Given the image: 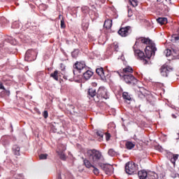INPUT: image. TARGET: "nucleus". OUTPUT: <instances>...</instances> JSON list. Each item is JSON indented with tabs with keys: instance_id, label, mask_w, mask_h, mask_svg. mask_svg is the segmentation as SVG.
I'll return each mask as SVG.
<instances>
[{
	"instance_id": "obj_1",
	"label": "nucleus",
	"mask_w": 179,
	"mask_h": 179,
	"mask_svg": "<svg viewBox=\"0 0 179 179\" xmlns=\"http://www.w3.org/2000/svg\"><path fill=\"white\" fill-rule=\"evenodd\" d=\"M134 55L143 61L144 65L150 64V58L155 56L157 48L156 44L149 38H140L136 39L135 45L133 46Z\"/></svg>"
},
{
	"instance_id": "obj_2",
	"label": "nucleus",
	"mask_w": 179,
	"mask_h": 179,
	"mask_svg": "<svg viewBox=\"0 0 179 179\" xmlns=\"http://www.w3.org/2000/svg\"><path fill=\"white\" fill-rule=\"evenodd\" d=\"M87 156L89 157L90 160L92 162V163H99V162H100L103 157L101 152L95 149L89 150L87 152Z\"/></svg>"
},
{
	"instance_id": "obj_3",
	"label": "nucleus",
	"mask_w": 179,
	"mask_h": 179,
	"mask_svg": "<svg viewBox=\"0 0 179 179\" xmlns=\"http://www.w3.org/2000/svg\"><path fill=\"white\" fill-rule=\"evenodd\" d=\"M110 98V95L108 94V92L107 89L104 87H100L96 92V98L94 99L95 101H99V100H107V99Z\"/></svg>"
},
{
	"instance_id": "obj_4",
	"label": "nucleus",
	"mask_w": 179,
	"mask_h": 179,
	"mask_svg": "<svg viewBox=\"0 0 179 179\" xmlns=\"http://www.w3.org/2000/svg\"><path fill=\"white\" fill-rule=\"evenodd\" d=\"M120 76L123 78L124 82L128 85H136L138 83V79H136L131 73L129 74H120Z\"/></svg>"
},
{
	"instance_id": "obj_5",
	"label": "nucleus",
	"mask_w": 179,
	"mask_h": 179,
	"mask_svg": "<svg viewBox=\"0 0 179 179\" xmlns=\"http://www.w3.org/2000/svg\"><path fill=\"white\" fill-rule=\"evenodd\" d=\"M73 68L75 69L73 71L74 75L76 73V71L79 72V73H82V72L87 69L86 64L83 62H76L73 66Z\"/></svg>"
},
{
	"instance_id": "obj_6",
	"label": "nucleus",
	"mask_w": 179,
	"mask_h": 179,
	"mask_svg": "<svg viewBox=\"0 0 179 179\" xmlns=\"http://www.w3.org/2000/svg\"><path fill=\"white\" fill-rule=\"evenodd\" d=\"M138 167L135 162H128L125 166V171L127 174H135Z\"/></svg>"
},
{
	"instance_id": "obj_7",
	"label": "nucleus",
	"mask_w": 179,
	"mask_h": 179,
	"mask_svg": "<svg viewBox=\"0 0 179 179\" xmlns=\"http://www.w3.org/2000/svg\"><path fill=\"white\" fill-rule=\"evenodd\" d=\"M25 61L31 62L36 59V51L33 50H29L25 53Z\"/></svg>"
},
{
	"instance_id": "obj_8",
	"label": "nucleus",
	"mask_w": 179,
	"mask_h": 179,
	"mask_svg": "<svg viewBox=\"0 0 179 179\" xmlns=\"http://www.w3.org/2000/svg\"><path fill=\"white\" fill-rule=\"evenodd\" d=\"M117 33L119 36H121V37H127V36H129L131 34V27L120 28Z\"/></svg>"
},
{
	"instance_id": "obj_9",
	"label": "nucleus",
	"mask_w": 179,
	"mask_h": 179,
	"mask_svg": "<svg viewBox=\"0 0 179 179\" xmlns=\"http://www.w3.org/2000/svg\"><path fill=\"white\" fill-rule=\"evenodd\" d=\"M101 167L107 176H111L114 173V167L112 165L103 164Z\"/></svg>"
},
{
	"instance_id": "obj_10",
	"label": "nucleus",
	"mask_w": 179,
	"mask_h": 179,
	"mask_svg": "<svg viewBox=\"0 0 179 179\" xmlns=\"http://www.w3.org/2000/svg\"><path fill=\"white\" fill-rule=\"evenodd\" d=\"M65 150H66V145H62L58 147V150L57 151V152L62 160H66V156L64 153Z\"/></svg>"
},
{
	"instance_id": "obj_11",
	"label": "nucleus",
	"mask_w": 179,
	"mask_h": 179,
	"mask_svg": "<svg viewBox=\"0 0 179 179\" xmlns=\"http://www.w3.org/2000/svg\"><path fill=\"white\" fill-rule=\"evenodd\" d=\"M96 72L97 75L100 76L101 80H103V82H106V80H107V76H106V74L104 73V69H103V67L96 69Z\"/></svg>"
},
{
	"instance_id": "obj_12",
	"label": "nucleus",
	"mask_w": 179,
	"mask_h": 179,
	"mask_svg": "<svg viewBox=\"0 0 179 179\" xmlns=\"http://www.w3.org/2000/svg\"><path fill=\"white\" fill-rule=\"evenodd\" d=\"M170 67H168L167 65H163L161 69H160V72H161V75L162 76H165L166 78H167V76H169V73L170 72Z\"/></svg>"
},
{
	"instance_id": "obj_13",
	"label": "nucleus",
	"mask_w": 179,
	"mask_h": 179,
	"mask_svg": "<svg viewBox=\"0 0 179 179\" xmlns=\"http://www.w3.org/2000/svg\"><path fill=\"white\" fill-rule=\"evenodd\" d=\"M164 54H166V57H170V55H171L172 54V55L176 59H179V51H177L176 52V51L173 50V52H172L171 50L166 49L164 51Z\"/></svg>"
},
{
	"instance_id": "obj_14",
	"label": "nucleus",
	"mask_w": 179,
	"mask_h": 179,
	"mask_svg": "<svg viewBox=\"0 0 179 179\" xmlns=\"http://www.w3.org/2000/svg\"><path fill=\"white\" fill-rule=\"evenodd\" d=\"M83 73V77L86 80H89V79H90L92 76H93V72L87 69L85 71L84 70Z\"/></svg>"
},
{
	"instance_id": "obj_15",
	"label": "nucleus",
	"mask_w": 179,
	"mask_h": 179,
	"mask_svg": "<svg viewBox=\"0 0 179 179\" xmlns=\"http://www.w3.org/2000/svg\"><path fill=\"white\" fill-rule=\"evenodd\" d=\"M138 176L140 179H146L148 178V172L145 170L139 171Z\"/></svg>"
},
{
	"instance_id": "obj_16",
	"label": "nucleus",
	"mask_w": 179,
	"mask_h": 179,
	"mask_svg": "<svg viewBox=\"0 0 179 179\" xmlns=\"http://www.w3.org/2000/svg\"><path fill=\"white\" fill-rule=\"evenodd\" d=\"M133 72H134V69H132V67L127 66L123 69V73H122L121 75H129V73H132Z\"/></svg>"
},
{
	"instance_id": "obj_17",
	"label": "nucleus",
	"mask_w": 179,
	"mask_h": 179,
	"mask_svg": "<svg viewBox=\"0 0 179 179\" xmlns=\"http://www.w3.org/2000/svg\"><path fill=\"white\" fill-rule=\"evenodd\" d=\"M13 152L15 156H20V147L17 145H14L13 146Z\"/></svg>"
},
{
	"instance_id": "obj_18",
	"label": "nucleus",
	"mask_w": 179,
	"mask_h": 179,
	"mask_svg": "<svg viewBox=\"0 0 179 179\" xmlns=\"http://www.w3.org/2000/svg\"><path fill=\"white\" fill-rule=\"evenodd\" d=\"M88 96L90 97H92V98L95 97V96H97V92H96V89H94V88H90L88 90Z\"/></svg>"
},
{
	"instance_id": "obj_19",
	"label": "nucleus",
	"mask_w": 179,
	"mask_h": 179,
	"mask_svg": "<svg viewBox=\"0 0 179 179\" xmlns=\"http://www.w3.org/2000/svg\"><path fill=\"white\" fill-rule=\"evenodd\" d=\"M113 26V20H106L104 22L103 27L105 29H111V27Z\"/></svg>"
},
{
	"instance_id": "obj_20",
	"label": "nucleus",
	"mask_w": 179,
	"mask_h": 179,
	"mask_svg": "<svg viewBox=\"0 0 179 179\" xmlns=\"http://www.w3.org/2000/svg\"><path fill=\"white\" fill-rule=\"evenodd\" d=\"M6 41L10 43V44H12L13 45H16V39L13 38L12 36H8L6 38Z\"/></svg>"
},
{
	"instance_id": "obj_21",
	"label": "nucleus",
	"mask_w": 179,
	"mask_h": 179,
	"mask_svg": "<svg viewBox=\"0 0 179 179\" xmlns=\"http://www.w3.org/2000/svg\"><path fill=\"white\" fill-rule=\"evenodd\" d=\"M125 146L128 150H131V149H134V148H135V143L131 141H127Z\"/></svg>"
},
{
	"instance_id": "obj_22",
	"label": "nucleus",
	"mask_w": 179,
	"mask_h": 179,
	"mask_svg": "<svg viewBox=\"0 0 179 179\" xmlns=\"http://www.w3.org/2000/svg\"><path fill=\"white\" fill-rule=\"evenodd\" d=\"M157 21L159 24H167V19L166 17H159Z\"/></svg>"
},
{
	"instance_id": "obj_23",
	"label": "nucleus",
	"mask_w": 179,
	"mask_h": 179,
	"mask_svg": "<svg viewBox=\"0 0 179 179\" xmlns=\"http://www.w3.org/2000/svg\"><path fill=\"white\" fill-rule=\"evenodd\" d=\"M143 92H145L143 88H140V90L137 91V94L140 99H143V97H145V94H143Z\"/></svg>"
},
{
	"instance_id": "obj_24",
	"label": "nucleus",
	"mask_w": 179,
	"mask_h": 179,
	"mask_svg": "<svg viewBox=\"0 0 179 179\" xmlns=\"http://www.w3.org/2000/svg\"><path fill=\"white\" fill-rule=\"evenodd\" d=\"M58 75L59 72L56 70L54 71V73H52L50 74V78H52L53 79H55V80H58Z\"/></svg>"
},
{
	"instance_id": "obj_25",
	"label": "nucleus",
	"mask_w": 179,
	"mask_h": 179,
	"mask_svg": "<svg viewBox=\"0 0 179 179\" xmlns=\"http://www.w3.org/2000/svg\"><path fill=\"white\" fill-rule=\"evenodd\" d=\"M178 154L173 155V157L171 158V162L173 163V164H176V162L178 159Z\"/></svg>"
},
{
	"instance_id": "obj_26",
	"label": "nucleus",
	"mask_w": 179,
	"mask_h": 179,
	"mask_svg": "<svg viewBox=\"0 0 179 179\" xmlns=\"http://www.w3.org/2000/svg\"><path fill=\"white\" fill-rule=\"evenodd\" d=\"M122 97L123 99H124V100H128L129 101V100H131V96H129V94H128V92H123Z\"/></svg>"
},
{
	"instance_id": "obj_27",
	"label": "nucleus",
	"mask_w": 179,
	"mask_h": 179,
	"mask_svg": "<svg viewBox=\"0 0 179 179\" xmlns=\"http://www.w3.org/2000/svg\"><path fill=\"white\" fill-rule=\"evenodd\" d=\"M108 155L113 157V156H115V155H117V152H115L114 149H109L108 152Z\"/></svg>"
},
{
	"instance_id": "obj_28",
	"label": "nucleus",
	"mask_w": 179,
	"mask_h": 179,
	"mask_svg": "<svg viewBox=\"0 0 179 179\" xmlns=\"http://www.w3.org/2000/svg\"><path fill=\"white\" fill-rule=\"evenodd\" d=\"M84 164L87 169H90V167H93L90 162L87 159L84 160Z\"/></svg>"
},
{
	"instance_id": "obj_29",
	"label": "nucleus",
	"mask_w": 179,
	"mask_h": 179,
	"mask_svg": "<svg viewBox=\"0 0 179 179\" xmlns=\"http://www.w3.org/2000/svg\"><path fill=\"white\" fill-rule=\"evenodd\" d=\"M78 55H79L78 50H75L71 52V56L73 57V58H76Z\"/></svg>"
},
{
	"instance_id": "obj_30",
	"label": "nucleus",
	"mask_w": 179,
	"mask_h": 179,
	"mask_svg": "<svg viewBox=\"0 0 179 179\" xmlns=\"http://www.w3.org/2000/svg\"><path fill=\"white\" fill-rule=\"evenodd\" d=\"M11 27H12L13 29H19V27H20L19 22H17V21L14 22L12 24Z\"/></svg>"
},
{
	"instance_id": "obj_31",
	"label": "nucleus",
	"mask_w": 179,
	"mask_h": 179,
	"mask_svg": "<svg viewBox=\"0 0 179 179\" xmlns=\"http://www.w3.org/2000/svg\"><path fill=\"white\" fill-rule=\"evenodd\" d=\"M130 4L133 6L134 8L138 6V1L136 0H129Z\"/></svg>"
},
{
	"instance_id": "obj_32",
	"label": "nucleus",
	"mask_w": 179,
	"mask_h": 179,
	"mask_svg": "<svg viewBox=\"0 0 179 179\" xmlns=\"http://www.w3.org/2000/svg\"><path fill=\"white\" fill-rule=\"evenodd\" d=\"M96 135L97 136H100V141H103V136H104V133H103V131H96Z\"/></svg>"
},
{
	"instance_id": "obj_33",
	"label": "nucleus",
	"mask_w": 179,
	"mask_h": 179,
	"mask_svg": "<svg viewBox=\"0 0 179 179\" xmlns=\"http://www.w3.org/2000/svg\"><path fill=\"white\" fill-rule=\"evenodd\" d=\"M48 157V155L47 154H41L39 155L40 160H45Z\"/></svg>"
},
{
	"instance_id": "obj_34",
	"label": "nucleus",
	"mask_w": 179,
	"mask_h": 179,
	"mask_svg": "<svg viewBox=\"0 0 179 179\" xmlns=\"http://www.w3.org/2000/svg\"><path fill=\"white\" fill-rule=\"evenodd\" d=\"M61 29H65L66 27V25H65V21L64 20V18L61 20Z\"/></svg>"
},
{
	"instance_id": "obj_35",
	"label": "nucleus",
	"mask_w": 179,
	"mask_h": 179,
	"mask_svg": "<svg viewBox=\"0 0 179 179\" xmlns=\"http://www.w3.org/2000/svg\"><path fill=\"white\" fill-rule=\"evenodd\" d=\"M92 167L94 169V170H93L94 174H95V176H97L99 174V173H100L99 169L94 166H92Z\"/></svg>"
},
{
	"instance_id": "obj_36",
	"label": "nucleus",
	"mask_w": 179,
	"mask_h": 179,
	"mask_svg": "<svg viewBox=\"0 0 179 179\" xmlns=\"http://www.w3.org/2000/svg\"><path fill=\"white\" fill-rule=\"evenodd\" d=\"M43 115L44 118H48V111L44 110Z\"/></svg>"
},
{
	"instance_id": "obj_37",
	"label": "nucleus",
	"mask_w": 179,
	"mask_h": 179,
	"mask_svg": "<svg viewBox=\"0 0 179 179\" xmlns=\"http://www.w3.org/2000/svg\"><path fill=\"white\" fill-rule=\"evenodd\" d=\"M132 15V10H128V17H131Z\"/></svg>"
},
{
	"instance_id": "obj_38",
	"label": "nucleus",
	"mask_w": 179,
	"mask_h": 179,
	"mask_svg": "<svg viewBox=\"0 0 179 179\" xmlns=\"http://www.w3.org/2000/svg\"><path fill=\"white\" fill-rule=\"evenodd\" d=\"M111 137V136L109 134H106V141H110V138Z\"/></svg>"
},
{
	"instance_id": "obj_39",
	"label": "nucleus",
	"mask_w": 179,
	"mask_h": 179,
	"mask_svg": "<svg viewBox=\"0 0 179 179\" xmlns=\"http://www.w3.org/2000/svg\"><path fill=\"white\" fill-rule=\"evenodd\" d=\"M0 89H2L3 90H5V87H3V85H2L1 83H0Z\"/></svg>"
},
{
	"instance_id": "obj_40",
	"label": "nucleus",
	"mask_w": 179,
	"mask_h": 179,
	"mask_svg": "<svg viewBox=\"0 0 179 179\" xmlns=\"http://www.w3.org/2000/svg\"><path fill=\"white\" fill-rule=\"evenodd\" d=\"M4 93L6 94L7 96H9V94H10V92L8 90H4Z\"/></svg>"
},
{
	"instance_id": "obj_41",
	"label": "nucleus",
	"mask_w": 179,
	"mask_h": 179,
	"mask_svg": "<svg viewBox=\"0 0 179 179\" xmlns=\"http://www.w3.org/2000/svg\"><path fill=\"white\" fill-rule=\"evenodd\" d=\"M101 2H102V3H104L106 2V0H101Z\"/></svg>"
},
{
	"instance_id": "obj_42",
	"label": "nucleus",
	"mask_w": 179,
	"mask_h": 179,
	"mask_svg": "<svg viewBox=\"0 0 179 179\" xmlns=\"http://www.w3.org/2000/svg\"><path fill=\"white\" fill-rule=\"evenodd\" d=\"M157 2H162V0H157Z\"/></svg>"
},
{
	"instance_id": "obj_43",
	"label": "nucleus",
	"mask_w": 179,
	"mask_h": 179,
	"mask_svg": "<svg viewBox=\"0 0 179 179\" xmlns=\"http://www.w3.org/2000/svg\"><path fill=\"white\" fill-rule=\"evenodd\" d=\"M59 17H61V15H59Z\"/></svg>"
}]
</instances>
